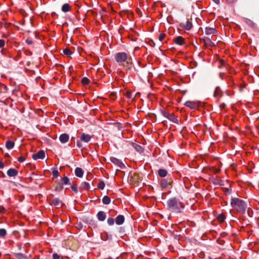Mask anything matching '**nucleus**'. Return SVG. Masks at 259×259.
I'll return each instance as SVG.
<instances>
[{"label":"nucleus","mask_w":259,"mask_h":259,"mask_svg":"<svg viewBox=\"0 0 259 259\" xmlns=\"http://www.w3.org/2000/svg\"><path fill=\"white\" fill-rule=\"evenodd\" d=\"M115 60L126 70H130L134 67L133 59L131 55L126 52H120L114 55Z\"/></svg>","instance_id":"obj_1"},{"label":"nucleus","mask_w":259,"mask_h":259,"mask_svg":"<svg viewBox=\"0 0 259 259\" xmlns=\"http://www.w3.org/2000/svg\"><path fill=\"white\" fill-rule=\"evenodd\" d=\"M234 210L237 213L244 214L246 211L247 205L242 199L237 197L232 198L230 202Z\"/></svg>","instance_id":"obj_2"},{"label":"nucleus","mask_w":259,"mask_h":259,"mask_svg":"<svg viewBox=\"0 0 259 259\" xmlns=\"http://www.w3.org/2000/svg\"><path fill=\"white\" fill-rule=\"evenodd\" d=\"M168 209L172 212L180 213L185 207L184 203L176 197L169 199L167 201Z\"/></svg>","instance_id":"obj_3"},{"label":"nucleus","mask_w":259,"mask_h":259,"mask_svg":"<svg viewBox=\"0 0 259 259\" xmlns=\"http://www.w3.org/2000/svg\"><path fill=\"white\" fill-rule=\"evenodd\" d=\"M130 183L135 186H138L139 183L142 181V177L137 172H131L130 176Z\"/></svg>","instance_id":"obj_4"},{"label":"nucleus","mask_w":259,"mask_h":259,"mask_svg":"<svg viewBox=\"0 0 259 259\" xmlns=\"http://www.w3.org/2000/svg\"><path fill=\"white\" fill-rule=\"evenodd\" d=\"M162 115L175 123H179V119L174 113H170L165 110H161Z\"/></svg>","instance_id":"obj_5"},{"label":"nucleus","mask_w":259,"mask_h":259,"mask_svg":"<svg viewBox=\"0 0 259 259\" xmlns=\"http://www.w3.org/2000/svg\"><path fill=\"white\" fill-rule=\"evenodd\" d=\"M200 41L203 44V48L205 49L207 48H211L215 46L214 43L211 40L210 38L207 37L200 38Z\"/></svg>","instance_id":"obj_6"},{"label":"nucleus","mask_w":259,"mask_h":259,"mask_svg":"<svg viewBox=\"0 0 259 259\" xmlns=\"http://www.w3.org/2000/svg\"><path fill=\"white\" fill-rule=\"evenodd\" d=\"M185 106L191 109H196L200 106V102L198 101H188L185 104Z\"/></svg>","instance_id":"obj_7"},{"label":"nucleus","mask_w":259,"mask_h":259,"mask_svg":"<svg viewBox=\"0 0 259 259\" xmlns=\"http://www.w3.org/2000/svg\"><path fill=\"white\" fill-rule=\"evenodd\" d=\"M172 182L173 181L171 178H167V179H162L160 181V184L162 188H166L171 186Z\"/></svg>","instance_id":"obj_8"},{"label":"nucleus","mask_w":259,"mask_h":259,"mask_svg":"<svg viewBox=\"0 0 259 259\" xmlns=\"http://www.w3.org/2000/svg\"><path fill=\"white\" fill-rule=\"evenodd\" d=\"M49 203L51 205H54L55 206H58L60 204V200L58 198H53V195H51L47 198Z\"/></svg>","instance_id":"obj_9"},{"label":"nucleus","mask_w":259,"mask_h":259,"mask_svg":"<svg viewBox=\"0 0 259 259\" xmlns=\"http://www.w3.org/2000/svg\"><path fill=\"white\" fill-rule=\"evenodd\" d=\"M173 42L175 44L183 46L186 44L185 38L182 36H178L173 39Z\"/></svg>","instance_id":"obj_10"},{"label":"nucleus","mask_w":259,"mask_h":259,"mask_svg":"<svg viewBox=\"0 0 259 259\" xmlns=\"http://www.w3.org/2000/svg\"><path fill=\"white\" fill-rule=\"evenodd\" d=\"M92 138V136L89 134H87L84 133H81L80 134L79 139L80 141L88 143L91 141Z\"/></svg>","instance_id":"obj_11"},{"label":"nucleus","mask_w":259,"mask_h":259,"mask_svg":"<svg viewBox=\"0 0 259 259\" xmlns=\"http://www.w3.org/2000/svg\"><path fill=\"white\" fill-rule=\"evenodd\" d=\"M223 95V92L221 88L219 87H216L213 93V96L218 98L217 102L219 101L220 99L222 97Z\"/></svg>","instance_id":"obj_12"},{"label":"nucleus","mask_w":259,"mask_h":259,"mask_svg":"<svg viewBox=\"0 0 259 259\" xmlns=\"http://www.w3.org/2000/svg\"><path fill=\"white\" fill-rule=\"evenodd\" d=\"M45 157V153L44 150H39L36 153L33 154L32 157L34 160L44 159Z\"/></svg>","instance_id":"obj_13"},{"label":"nucleus","mask_w":259,"mask_h":259,"mask_svg":"<svg viewBox=\"0 0 259 259\" xmlns=\"http://www.w3.org/2000/svg\"><path fill=\"white\" fill-rule=\"evenodd\" d=\"M226 80L227 81L228 86L234 88L236 87V83L234 82V78L232 75H227L226 76Z\"/></svg>","instance_id":"obj_14"},{"label":"nucleus","mask_w":259,"mask_h":259,"mask_svg":"<svg viewBox=\"0 0 259 259\" xmlns=\"http://www.w3.org/2000/svg\"><path fill=\"white\" fill-rule=\"evenodd\" d=\"M181 27L186 30H190L193 27L191 21L188 20L185 23L181 24Z\"/></svg>","instance_id":"obj_15"},{"label":"nucleus","mask_w":259,"mask_h":259,"mask_svg":"<svg viewBox=\"0 0 259 259\" xmlns=\"http://www.w3.org/2000/svg\"><path fill=\"white\" fill-rule=\"evenodd\" d=\"M205 33L206 35H215L218 33V31L214 27H206L205 28Z\"/></svg>","instance_id":"obj_16"},{"label":"nucleus","mask_w":259,"mask_h":259,"mask_svg":"<svg viewBox=\"0 0 259 259\" xmlns=\"http://www.w3.org/2000/svg\"><path fill=\"white\" fill-rule=\"evenodd\" d=\"M110 161L114 163V164L117 165L119 167L121 168L124 166L123 163L122 162V161L114 157H110Z\"/></svg>","instance_id":"obj_17"},{"label":"nucleus","mask_w":259,"mask_h":259,"mask_svg":"<svg viewBox=\"0 0 259 259\" xmlns=\"http://www.w3.org/2000/svg\"><path fill=\"white\" fill-rule=\"evenodd\" d=\"M226 219V214L225 213H222L218 214L216 217V220L219 224L223 223Z\"/></svg>","instance_id":"obj_18"},{"label":"nucleus","mask_w":259,"mask_h":259,"mask_svg":"<svg viewBox=\"0 0 259 259\" xmlns=\"http://www.w3.org/2000/svg\"><path fill=\"white\" fill-rule=\"evenodd\" d=\"M18 174V170L13 168H11L7 171V175L9 177H15Z\"/></svg>","instance_id":"obj_19"},{"label":"nucleus","mask_w":259,"mask_h":259,"mask_svg":"<svg viewBox=\"0 0 259 259\" xmlns=\"http://www.w3.org/2000/svg\"><path fill=\"white\" fill-rule=\"evenodd\" d=\"M69 139V136L67 134H62L59 137V140L62 143H67Z\"/></svg>","instance_id":"obj_20"},{"label":"nucleus","mask_w":259,"mask_h":259,"mask_svg":"<svg viewBox=\"0 0 259 259\" xmlns=\"http://www.w3.org/2000/svg\"><path fill=\"white\" fill-rule=\"evenodd\" d=\"M115 223L117 225H121L124 222L125 218L123 215H118L115 219Z\"/></svg>","instance_id":"obj_21"},{"label":"nucleus","mask_w":259,"mask_h":259,"mask_svg":"<svg viewBox=\"0 0 259 259\" xmlns=\"http://www.w3.org/2000/svg\"><path fill=\"white\" fill-rule=\"evenodd\" d=\"M97 217L98 219L100 221H104L106 218V215L105 212L103 211H100L98 212Z\"/></svg>","instance_id":"obj_22"},{"label":"nucleus","mask_w":259,"mask_h":259,"mask_svg":"<svg viewBox=\"0 0 259 259\" xmlns=\"http://www.w3.org/2000/svg\"><path fill=\"white\" fill-rule=\"evenodd\" d=\"M75 174L77 177L82 178L83 175V171L81 168L76 167L75 169Z\"/></svg>","instance_id":"obj_23"},{"label":"nucleus","mask_w":259,"mask_h":259,"mask_svg":"<svg viewBox=\"0 0 259 259\" xmlns=\"http://www.w3.org/2000/svg\"><path fill=\"white\" fill-rule=\"evenodd\" d=\"M132 146L137 152L139 153H142L143 152V149L140 145L132 143Z\"/></svg>","instance_id":"obj_24"},{"label":"nucleus","mask_w":259,"mask_h":259,"mask_svg":"<svg viewBox=\"0 0 259 259\" xmlns=\"http://www.w3.org/2000/svg\"><path fill=\"white\" fill-rule=\"evenodd\" d=\"M159 176L162 178L165 177L167 175V171L166 169L160 168L158 171Z\"/></svg>","instance_id":"obj_25"},{"label":"nucleus","mask_w":259,"mask_h":259,"mask_svg":"<svg viewBox=\"0 0 259 259\" xmlns=\"http://www.w3.org/2000/svg\"><path fill=\"white\" fill-rule=\"evenodd\" d=\"M90 188V185L87 182H83L81 183L80 190H89Z\"/></svg>","instance_id":"obj_26"},{"label":"nucleus","mask_w":259,"mask_h":259,"mask_svg":"<svg viewBox=\"0 0 259 259\" xmlns=\"http://www.w3.org/2000/svg\"><path fill=\"white\" fill-rule=\"evenodd\" d=\"M15 145L14 142L11 141V140H8L6 142V147L8 149H12Z\"/></svg>","instance_id":"obj_27"},{"label":"nucleus","mask_w":259,"mask_h":259,"mask_svg":"<svg viewBox=\"0 0 259 259\" xmlns=\"http://www.w3.org/2000/svg\"><path fill=\"white\" fill-rule=\"evenodd\" d=\"M70 180L66 176H64L61 179V183L64 185H68L70 184Z\"/></svg>","instance_id":"obj_28"},{"label":"nucleus","mask_w":259,"mask_h":259,"mask_svg":"<svg viewBox=\"0 0 259 259\" xmlns=\"http://www.w3.org/2000/svg\"><path fill=\"white\" fill-rule=\"evenodd\" d=\"M71 6L69 4H65L62 7V11L64 12H67L70 11Z\"/></svg>","instance_id":"obj_29"},{"label":"nucleus","mask_w":259,"mask_h":259,"mask_svg":"<svg viewBox=\"0 0 259 259\" xmlns=\"http://www.w3.org/2000/svg\"><path fill=\"white\" fill-rule=\"evenodd\" d=\"M63 189V185L61 182L57 183L56 185L55 190L56 191L60 192Z\"/></svg>","instance_id":"obj_30"},{"label":"nucleus","mask_w":259,"mask_h":259,"mask_svg":"<svg viewBox=\"0 0 259 259\" xmlns=\"http://www.w3.org/2000/svg\"><path fill=\"white\" fill-rule=\"evenodd\" d=\"M111 202L110 198L108 196H105L102 199V202L104 204H109Z\"/></svg>","instance_id":"obj_31"},{"label":"nucleus","mask_w":259,"mask_h":259,"mask_svg":"<svg viewBox=\"0 0 259 259\" xmlns=\"http://www.w3.org/2000/svg\"><path fill=\"white\" fill-rule=\"evenodd\" d=\"M7 234V230L5 229H0V238H5Z\"/></svg>","instance_id":"obj_32"},{"label":"nucleus","mask_w":259,"mask_h":259,"mask_svg":"<svg viewBox=\"0 0 259 259\" xmlns=\"http://www.w3.org/2000/svg\"><path fill=\"white\" fill-rule=\"evenodd\" d=\"M220 169L219 168L215 167H211L209 168V171L210 172H212L214 174H217L220 172Z\"/></svg>","instance_id":"obj_33"},{"label":"nucleus","mask_w":259,"mask_h":259,"mask_svg":"<svg viewBox=\"0 0 259 259\" xmlns=\"http://www.w3.org/2000/svg\"><path fill=\"white\" fill-rule=\"evenodd\" d=\"M105 187V184L103 181L100 180L98 184L97 187L99 189L103 190Z\"/></svg>","instance_id":"obj_34"},{"label":"nucleus","mask_w":259,"mask_h":259,"mask_svg":"<svg viewBox=\"0 0 259 259\" xmlns=\"http://www.w3.org/2000/svg\"><path fill=\"white\" fill-rule=\"evenodd\" d=\"M223 191L224 194L226 196L229 195L230 194H231V193L232 192L231 189L229 188H223Z\"/></svg>","instance_id":"obj_35"},{"label":"nucleus","mask_w":259,"mask_h":259,"mask_svg":"<svg viewBox=\"0 0 259 259\" xmlns=\"http://www.w3.org/2000/svg\"><path fill=\"white\" fill-rule=\"evenodd\" d=\"M90 79L86 77H83L81 79V83L84 85H88L90 83Z\"/></svg>","instance_id":"obj_36"},{"label":"nucleus","mask_w":259,"mask_h":259,"mask_svg":"<svg viewBox=\"0 0 259 259\" xmlns=\"http://www.w3.org/2000/svg\"><path fill=\"white\" fill-rule=\"evenodd\" d=\"M52 175L54 178H57L59 176V172L56 168H53L52 170Z\"/></svg>","instance_id":"obj_37"},{"label":"nucleus","mask_w":259,"mask_h":259,"mask_svg":"<svg viewBox=\"0 0 259 259\" xmlns=\"http://www.w3.org/2000/svg\"><path fill=\"white\" fill-rule=\"evenodd\" d=\"M166 37V34L162 32H160L158 35V39L160 41H163Z\"/></svg>","instance_id":"obj_38"},{"label":"nucleus","mask_w":259,"mask_h":259,"mask_svg":"<svg viewBox=\"0 0 259 259\" xmlns=\"http://www.w3.org/2000/svg\"><path fill=\"white\" fill-rule=\"evenodd\" d=\"M124 96L127 99H131L132 97V92L130 90H127L124 93Z\"/></svg>","instance_id":"obj_39"},{"label":"nucleus","mask_w":259,"mask_h":259,"mask_svg":"<svg viewBox=\"0 0 259 259\" xmlns=\"http://www.w3.org/2000/svg\"><path fill=\"white\" fill-rule=\"evenodd\" d=\"M63 53L67 55V56H70L72 54V52L71 51L70 49L67 48L63 50Z\"/></svg>","instance_id":"obj_40"},{"label":"nucleus","mask_w":259,"mask_h":259,"mask_svg":"<svg viewBox=\"0 0 259 259\" xmlns=\"http://www.w3.org/2000/svg\"><path fill=\"white\" fill-rule=\"evenodd\" d=\"M71 188L74 192L77 193L78 192L77 185L75 183L72 184Z\"/></svg>","instance_id":"obj_41"},{"label":"nucleus","mask_w":259,"mask_h":259,"mask_svg":"<svg viewBox=\"0 0 259 259\" xmlns=\"http://www.w3.org/2000/svg\"><path fill=\"white\" fill-rule=\"evenodd\" d=\"M115 222V221L113 218H109L107 219V223L110 226L114 225Z\"/></svg>","instance_id":"obj_42"},{"label":"nucleus","mask_w":259,"mask_h":259,"mask_svg":"<svg viewBox=\"0 0 259 259\" xmlns=\"http://www.w3.org/2000/svg\"><path fill=\"white\" fill-rule=\"evenodd\" d=\"M246 85L247 84L245 82H243L242 83H240L239 86V91L240 92L242 91L243 90V89L246 88Z\"/></svg>","instance_id":"obj_43"},{"label":"nucleus","mask_w":259,"mask_h":259,"mask_svg":"<svg viewBox=\"0 0 259 259\" xmlns=\"http://www.w3.org/2000/svg\"><path fill=\"white\" fill-rule=\"evenodd\" d=\"M218 62H219V67H221L223 66H225L226 64V62L223 59L219 60Z\"/></svg>","instance_id":"obj_44"},{"label":"nucleus","mask_w":259,"mask_h":259,"mask_svg":"<svg viewBox=\"0 0 259 259\" xmlns=\"http://www.w3.org/2000/svg\"><path fill=\"white\" fill-rule=\"evenodd\" d=\"M228 72H229V75H235L236 74V71L234 70V68H233L232 67H230V69L228 71Z\"/></svg>","instance_id":"obj_45"},{"label":"nucleus","mask_w":259,"mask_h":259,"mask_svg":"<svg viewBox=\"0 0 259 259\" xmlns=\"http://www.w3.org/2000/svg\"><path fill=\"white\" fill-rule=\"evenodd\" d=\"M219 107L222 110H226V105L224 103H221Z\"/></svg>","instance_id":"obj_46"},{"label":"nucleus","mask_w":259,"mask_h":259,"mask_svg":"<svg viewBox=\"0 0 259 259\" xmlns=\"http://www.w3.org/2000/svg\"><path fill=\"white\" fill-rule=\"evenodd\" d=\"M5 46V41L4 39H0V49H2Z\"/></svg>","instance_id":"obj_47"},{"label":"nucleus","mask_w":259,"mask_h":259,"mask_svg":"<svg viewBox=\"0 0 259 259\" xmlns=\"http://www.w3.org/2000/svg\"><path fill=\"white\" fill-rule=\"evenodd\" d=\"M17 160L19 162H23L25 161V157L23 156H20L18 158Z\"/></svg>","instance_id":"obj_48"},{"label":"nucleus","mask_w":259,"mask_h":259,"mask_svg":"<svg viewBox=\"0 0 259 259\" xmlns=\"http://www.w3.org/2000/svg\"><path fill=\"white\" fill-rule=\"evenodd\" d=\"M217 242L221 245H223L225 243V241L221 238H219L217 240Z\"/></svg>","instance_id":"obj_49"},{"label":"nucleus","mask_w":259,"mask_h":259,"mask_svg":"<svg viewBox=\"0 0 259 259\" xmlns=\"http://www.w3.org/2000/svg\"><path fill=\"white\" fill-rule=\"evenodd\" d=\"M20 54L21 52L20 51L18 52L17 56L14 58V59L16 61H18L20 56Z\"/></svg>","instance_id":"obj_50"},{"label":"nucleus","mask_w":259,"mask_h":259,"mask_svg":"<svg viewBox=\"0 0 259 259\" xmlns=\"http://www.w3.org/2000/svg\"><path fill=\"white\" fill-rule=\"evenodd\" d=\"M110 98L112 100H115L116 98L115 94L114 93H112L110 95Z\"/></svg>","instance_id":"obj_51"},{"label":"nucleus","mask_w":259,"mask_h":259,"mask_svg":"<svg viewBox=\"0 0 259 259\" xmlns=\"http://www.w3.org/2000/svg\"><path fill=\"white\" fill-rule=\"evenodd\" d=\"M1 53L2 54V55H6V53H7V50L5 49H4L2 48V49H1Z\"/></svg>","instance_id":"obj_52"},{"label":"nucleus","mask_w":259,"mask_h":259,"mask_svg":"<svg viewBox=\"0 0 259 259\" xmlns=\"http://www.w3.org/2000/svg\"><path fill=\"white\" fill-rule=\"evenodd\" d=\"M237 1V0H227V3L228 4H233L235 3Z\"/></svg>","instance_id":"obj_53"},{"label":"nucleus","mask_w":259,"mask_h":259,"mask_svg":"<svg viewBox=\"0 0 259 259\" xmlns=\"http://www.w3.org/2000/svg\"><path fill=\"white\" fill-rule=\"evenodd\" d=\"M76 145H77V146L78 148H81V147H82V144H81V143L80 142V141H77Z\"/></svg>","instance_id":"obj_54"},{"label":"nucleus","mask_w":259,"mask_h":259,"mask_svg":"<svg viewBox=\"0 0 259 259\" xmlns=\"http://www.w3.org/2000/svg\"><path fill=\"white\" fill-rule=\"evenodd\" d=\"M6 211L5 208L3 206H0V212L4 213Z\"/></svg>","instance_id":"obj_55"},{"label":"nucleus","mask_w":259,"mask_h":259,"mask_svg":"<svg viewBox=\"0 0 259 259\" xmlns=\"http://www.w3.org/2000/svg\"><path fill=\"white\" fill-rule=\"evenodd\" d=\"M59 255H58L57 253H54L53 254V259H59Z\"/></svg>","instance_id":"obj_56"},{"label":"nucleus","mask_w":259,"mask_h":259,"mask_svg":"<svg viewBox=\"0 0 259 259\" xmlns=\"http://www.w3.org/2000/svg\"><path fill=\"white\" fill-rule=\"evenodd\" d=\"M4 167H5L4 163L3 161H0V168L2 169Z\"/></svg>","instance_id":"obj_57"},{"label":"nucleus","mask_w":259,"mask_h":259,"mask_svg":"<svg viewBox=\"0 0 259 259\" xmlns=\"http://www.w3.org/2000/svg\"><path fill=\"white\" fill-rule=\"evenodd\" d=\"M26 42L28 45H31L32 44V41L31 40L27 39Z\"/></svg>","instance_id":"obj_58"},{"label":"nucleus","mask_w":259,"mask_h":259,"mask_svg":"<svg viewBox=\"0 0 259 259\" xmlns=\"http://www.w3.org/2000/svg\"><path fill=\"white\" fill-rule=\"evenodd\" d=\"M215 3L219 4L220 3V0H212Z\"/></svg>","instance_id":"obj_59"},{"label":"nucleus","mask_w":259,"mask_h":259,"mask_svg":"<svg viewBox=\"0 0 259 259\" xmlns=\"http://www.w3.org/2000/svg\"><path fill=\"white\" fill-rule=\"evenodd\" d=\"M0 173L1 174L2 176L3 177H5V174L3 172V171H0Z\"/></svg>","instance_id":"obj_60"},{"label":"nucleus","mask_w":259,"mask_h":259,"mask_svg":"<svg viewBox=\"0 0 259 259\" xmlns=\"http://www.w3.org/2000/svg\"><path fill=\"white\" fill-rule=\"evenodd\" d=\"M2 86L4 89H6V90H7V87L6 85H5V84H2Z\"/></svg>","instance_id":"obj_61"},{"label":"nucleus","mask_w":259,"mask_h":259,"mask_svg":"<svg viewBox=\"0 0 259 259\" xmlns=\"http://www.w3.org/2000/svg\"><path fill=\"white\" fill-rule=\"evenodd\" d=\"M9 156H9V154H8V153H6V154H5V157H9Z\"/></svg>","instance_id":"obj_62"},{"label":"nucleus","mask_w":259,"mask_h":259,"mask_svg":"<svg viewBox=\"0 0 259 259\" xmlns=\"http://www.w3.org/2000/svg\"><path fill=\"white\" fill-rule=\"evenodd\" d=\"M115 212V213L116 214L117 212L116 211H114Z\"/></svg>","instance_id":"obj_63"}]
</instances>
